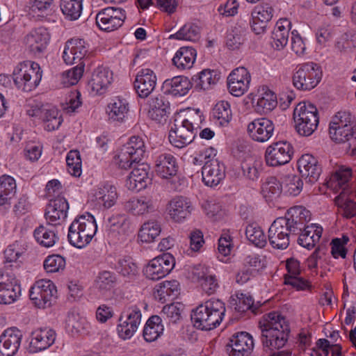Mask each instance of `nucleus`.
Returning a JSON list of instances; mask_svg holds the SVG:
<instances>
[{
  "mask_svg": "<svg viewBox=\"0 0 356 356\" xmlns=\"http://www.w3.org/2000/svg\"><path fill=\"white\" fill-rule=\"evenodd\" d=\"M307 217L308 210L302 206H296L290 208L284 217L276 218L268 232L271 246L277 250L286 249L290 243V236L300 233Z\"/></svg>",
  "mask_w": 356,
  "mask_h": 356,
  "instance_id": "obj_1",
  "label": "nucleus"
},
{
  "mask_svg": "<svg viewBox=\"0 0 356 356\" xmlns=\"http://www.w3.org/2000/svg\"><path fill=\"white\" fill-rule=\"evenodd\" d=\"M263 345L270 350L282 348L288 340L289 325L279 312L264 314L259 321Z\"/></svg>",
  "mask_w": 356,
  "mask_h": 356,
  "instance_id": "obj_2",
  "label": "nucleus"
},
{
  "mask_svg": "<svg viewBox=\"0 0 356 356\" xmlns=\"http://www.w3.org/2000/svg\"><path fill=\"white\" fill-rule=\"evenodd\" d=\"M329 134L333 141L347 144L350 154L356 155V126L350 112L339 111L334 115L330 123Z\"/></svg>",
  "mask_w": 356,
  "mask_h": 356,
  "instance_id": "obj_3",
  "label": "nucleus"
},
{
  "mask_svg": "<svg viewBox=\"0 0 356 356\" xmlns=\"http://www.w3.org/2000/svg\"><path fill=\"white\" fill-rule=\"evenodd\" d=\"M225 311V305L222 300L211 298L193 310L191 321L197 329L211 330L220 324Z\"/></svg>",
  "mask_w": 356,
  "mask_h": 356,
  "instance_id": "obj_4",
  "label": "nucleus"
},
{
  "mask_svg": "<svg viewBox=\"0 0 356 356\" xmlns=\"http://www.w3.org/2000/svg\"><path fill=\"white\" fill-rule=\"evenodd\" d=\"M352 175L351 169L340 167L332 176L330 185L334 189L339 188L341 190L335 201L343 211V216L346 218H351L356 216V202L349 197L353 196V193L348 187V182Z\"/></svg>",
  "mask_w": 356,
  "mask_h": 356,
  "instance_id": "obj_5",
  "label": "nucleus"
},
{
  "mask_svg": "<svg viewBox=\"0 0 356 356\" xmlns=\"http://www.w3.org/2000/svg\"><path fill=\"white\" fill-rule=\"evenodd\" d=\"M200 120L201 116L199 115V111L186 117L176 116L169 131L170 143L177 148H182L189 145L196 135L194 124H197V122Z\"/></svg>",
  "mask_w": 356,
  "mask_h": 356,
  "instance_id": "obj_6",
  "label": "nucleus"
},
{
  "mask_svg": "<svg viewBox=\"0 0 356 356\" xmlns=\"http://www.w3.org/2000/svg\"><path fill=\"white\" fill-rule=\"evenodd\" d=\"M97 226L94 217L88 213L74 220L68 229L70 243L77 248L87 246L96 234Z\"/></svg>",
  "mask_w": 356,
  "mask_h": 356,
  "instance_id": "obj_7",
  "label": "nucleus"
},
{
  "mask_svg": "<svg viewBox=\"0 0 356 356\" xmlns=\"http://www.w3.org/2000/svg\"><path fill=\"white\" fill-rule=\"evenodd\" d=\"M42 76V71L39 64L29 60L19 63L13 72L15 86L24 92L34 90L39 85Z\"/></svg>",
  "mask_w": 356,
  "mask_h": 356,
  "instance_id": "obj_8",
  "label": "nucleus"
},
{
  "mask_svg": "<svg viewBox=\"0 0 356 356\" xmlns=\"http://www.w3.org/2000/svg\"><path fill=\"white\" fill-rule=\"evenodd\" d=\"M293 119L296 131L300 136L305 137L311 136L319 123L318 110L310 103H299L294 109Z\"/></svg>",
  "mask_w": 356,
  "mask_h": 356,
  "instance_id": "obj_9",
  "label": "nucleus"
},
{
  "mask_svg": "<svg viewBox=\"0 0 356 356\" xmlns=\"http://www.w3.org/2000/svg\"><path fill=\"white\" fill-rule=\"evenodd\" d=\"M322 76L321 67L313 62L299 64L294 70L293 84L298 90H309L315 88Z\"/></svg>",
  "mask_w": 356,
  "mask_h": 356,
  "instance_id": "obj_10",
  "label": "nucleus"
},
{
  "mask_svg": "<svg viewBox=\"0 0 356 356\" xmlns=\"http://www.w3.org/2000/svg\"><path fill=\"white\" fill-rule=\"evenodd\" d=\"M213 149H206L199 154L195 161L202 162L206 160L202 169V181L205 185L214 187L218 185L225 177V168L218 159L211 158Z\"/></svg>",
  "mask_w": 356,
  "mask_h": 356,
  "instance_id": "obj_11",
  "label": "nucleus"
},
{
  "mask_svg": "<svg viewBox=\"0 0 356 356\" xmlns=\"http://www.w3.org/2000/svg\"><path fill=\"white\" fill-rule=\"evenodd\" d=\"M56 293V287L53 282L49 280H39L31 287L29 297L35 307L46 309L54 304Z\"/></svg>",
  "mask_w": 356,
  "mask_h": 356,
  "instance_id": "obj_12",
  "label": "nucleus"
},
{
  "mask_svg": "<svg viewBox=\"0 0 356 356\" xmlns=\"http://www.w3.org/2000/svg\"><path fill=\"white\" fill-rule=\"evenodd\" d=\"M293 148L287 141H278L269 145L265 152V161L268 166L277 167L290 162Z\"/></svg>",
  "mask_w": 356,
  "mask_h": 356,
  "instance_id": "obj_13",
  "label": "nucleus"
},
{
  "mask_svg": "<svg viewBox=\"0 0 356 356\" xmlns=\"http://www.w3.org/2000/svg\"><path fill=\"white\" fill-rule=\"evenodd\" d=\"M125 11L121 8L108 7L101 10L96 15V24L102 31L111 32L117 30L124 23Z\"/></svg>",
  "mask_w": 356,
  "mask_h": 356,
  "instance_id": "obj_14",
  "label": "nucleus"
},
{
  "mask_svg": "<svg viewBox=\"0 0 356 356\" xmlns=\"http://www.w3.org/2000/svg\"><path fill=\"white\" fill-rule=\"evenodd\" d=\"M174 266V257L165 253L151 260L144 269V274L149 280H158L166 276Z\"/></svg>",
  "mask_w": 356,
  "mask_h": 356,
  "instance_id": "obj_15",
  "label": "nucleus"
},
{
  "mask_svg": "<svg viewBox=\"0 0 356 356\" xmlns=\"http://www.w3.org/2000/svg\"><path fill=\"white\" fill-rule=\"evenodd\" d=\"M21 294V286L13 273L0 270V304L14 302Z\"/></svg>",
  "mask_w": 356,
  "mask_h": 356,
  "instance_id": "obj_16",
  "label": "nucleus"
},
{
  "mask_svg": "<svg viewBox=\"0 0 356 356\" xmlns=\"http://www.w3.org/2000/svg\"><path fill=\"white\" fill-rule=\"evenodd\" d=\"M254 347L252 336L246 332L235 333L226 346L229 356H250Z\"/></svg>",
  "mask_w": 356,
  "mask_h": 356,
  "instance_id": "obj_17",
  "label": "nucleus"
},
{
  "mask_svg": "<svg viewBox=\"0 0 356 356\" xmlns=\"http://www.w3.org/2000/svg\"><path fill=\"white\" fill-rule=\"evenodd\" d=\"M140 321V310L136 307L129 308L125 315L120 317L117 328L119 336L123 339H130L138 330Z\"/></svg>",
  "mask_w": 356,
  "mask_h": 356,
  "instance_id": "obj_18",
  "label": "nucleus"
},
{
  "mask_svg": "<svg viewBox=\"0 0 356 356\" xmlns=\"http://www.w3.org/2000/svg\"><path fill=\"white\" fill-rule=\"evenodd\" d=\"M22 332L15 327L5 330L0 335V356H14L20 347Z\"/></svg>",
  "mask_w": 356,
  "mask_h": 356,
  "instance_id": "obj_19",
  "label": "nucleus"
},
{
  "mask_svg": "<svg viewBox=\"0 0 356 356\" xmlns=\"http://www.w3.org/2000/svg\"><path fill=\"white\" fill-rule=\"evenodd\" d=\"M298 169L306 182L316 183L322 172V167L317 158L309 154L300 156L298 161Z\"/></svg>",
  "mask_w": 356,
  "mask_h": 356,
  "instance_id": "obj_20",
  "label": "nucleus"
},
{
  "mask_svg": "<svg viewBox=\"0 0 356 356\" xmlns=\"http://www.w3.org/2000/svg\"><path fill=\"white\" fill-rule=\"evenodd\" d=\"M56 339V333L50 327H40L32 331L29 343L31 353H38L51 346Z\"/></svg>",
  "mask_w": 356,
  "mask_h": 356,
  "instance_id": "obj_21",
  "label": "nucleus"
},
{
  "mask_svg": "<svg viewBox=\"0 0 356 356\" xmlns=\"http://www.w3.org/2000/svg\"><path fill=\"white\" fill-rule=\"evenodd\" d=\"M88 52L87 43L80 38L68 40L65 46L63 58L67 65L81 63Z\"/></svg>",
  "mask_w": 356,
  "mask_h": 356,
  "instance_id": "obj_22",
  "label": "nucleus"
},
{
  "mask_svg": "<svg viewBox=\"0 0 356 356\" xmlns=\"http://www.w3.org/2000/svg\"><path fill=\"white\" fill-rule=\"evenodd\" d=\"M69 204L65 198L58 197L47 204L44 217L49 225H60L67 217Z\"/></svg>",
  "mask_w": 356,
  "mask_h": 356,
  "instance_id": "obj_23",
  "label": "nucleus"
},
{
  "mask_svg": "<svg viewBox=\"0 0 356 356\" xmlns=\"http://www.w3.org/2000/svg\"><path fill=\"white\" fill-rule=\"evenodd\" d=\"M149 166L144 163H138L125 181L126 187L132 191H140L151 181L149 175Z\"/></svg>",
  "mask_w": 356,
  "mask_h": 356,
  "instance_id": "obj_24",
  "label": "nucleus"
},
{
  "mask_svg": "<svg viewBox=\"0 0 356 356\" xmlns=\"http://www.w3.org/2000/svg\"><path fill=\"white\" fill-rule=\"evenodd\" d=\"M193 207L188 197L176 196L168 203L167 210L170 218L177 222H181L191 213Z\"/></svg>",
  "mask_w": 356,
  "mask_h": 356,
  "instance_id": "obj_25",
  "label": "nucleus"
},
{
  "mask_svg": "<svg viewBox=\"0 0 356 356\" xmlns=\"http://www.w3.org/2000/svg\"><path fill=\"white\" fill-rule=\"evenodd\" d=\"M49 34L44 27L31 30L24 38V43L33 54L43 52L48 44Z\"/></svg>",
  "mask_w": 356,
  "mask_h": 356,
  "instance_id": "obj_26",
  "label": "nucleus"
},
{
  "mask_svg": "<svg viewBox=\"0 0 356 356\" xmlns=\"http://www.w3.org/2000/svg\"><path fill=\"white\" fill-rule=\"evenodd\" d=\"M274 129V124L271 120L262 118L249 123L248 132L252 140L264 143L272 137Z\"/></svg>",
  "mask_w": 356,
  "mask_h": 356,
  "instance_id": "obj_27",
  "label": "nucleus"
},
{
  "mask_svg": "<svg viewBox=\"0 0 356 356\" xmlns=\"http://www.w3.org/2000/svg\"><path fill=\"white\" fill-rule=\"evenodd\" d=\"M311 220V213L308 210V217L304 222V227L301 229L298 238V243L308 249L311 250L315 247L316 244L319 241L322 233L323 228L316 224L307 225V223Z\"/></svg>",
  "mask_w": 356,
  "mask_h": 356,
  "instance_id": "obj_28",
  "label": "nucleus"
},
{
  "mask_svg": "<svg viewBox=\"0 0 356 356\" xmlns=\"http://www.w3.org/2000/svg\"><path fill=\"white\" fill-rule=\"evenodd\" d=\"M113 81V72L108 68L99 66L94 70L88 81V87L95 94L105 92Z\"/></svg>",
  "mask_w": 356,
  "mask_h": 356,
  "instance_id": "obj_29",
  "label": "nucleus"
},
{
  "mask_svg": "<svg viewBox=\"0 0 356 356\" xmlns=\"http://www.w3.org/2000/svg\"><path fill=\"white\" fill-rule=\"evenodd\" d=\"M156 77L154 72L148 68L139 71L134 81V88L141 98L148 97L155 88Z\"/></svg>",
  "mask_w": 356,
  "mask_h": 356,
  "instance_id": "obj_30",
  "label": "nucleus"
},
{
  "mask_svg": "<svg viewBox=\"0 0 356 356\" xmlns=\"http://www.w3.org/2000/svg\"><path fill=\"white\" fill-rule=\"evenodd\" d=\"M291 23L286 18L279 19L272 33L271 45L276 50H281L287 44Z\"/></svg>",
  "mask_w": 356,
  "mask_h": 356,
  "instance_id": "obj_31",
  "label": "nucleus"
},
{
  "mask_svg": "<svg viewBox=\"0 0 356 356\" xmlns=\"http://www.w3.org/2000/svg\"><path fill=\"white\" fill-rule=\"evenodd\" d=\"M175 157L171 154L163 153L155 159V170L158 175L165 179L175 176L177 172Z\"/></svg>",
  "mask_w": 356,
  "mask_h": 356,
  "instance_id": "obj_32",
  "label": "nucleus"
},
{
  "mask_svg": "<svg viewBox=\"0 0 356 356\" xmlns=\"http://www.w3.org/2000/svg\"><path fill=\"white\" fill-rule=\"evenodd\" d=\"M148 116L157 122L165 121L168 118L170 104L163 95H158L149 100Z\"/></svg>",
  "mask_w": 356,
  "mask_h": 356,
  "instance_id": "obj_33",
  "label": "nucleus"
},
{
  "mask_svg": "<svg viewBox=\"0 0 356 356\" xmlns=\"http://www.w3.org/2000/svg\"><path fill=\"white\" fill-rule=\"evenodd\" d=\"M92 201L99 206L110 208L114 205L117 199V191L115 186L108 184L99 186L92 195Z\"/></svg>",
  "mask_w": 356,
  "mask_h": 356,
  "instance_id": "obj_34",
  "label": "nucleus"
},
{
  "mask_svg": "<svg viewBox=\"0 0 356 356\" xmlns=\"http://www.w3.org/2000/svg\"><path fill=\"white\" fill-rule=\"evenodd\" d=\"M196 50L190 47H182L175 53L173 58V65L180 70H189L195 61Z\"/></svg>",
  "mask_w": 356,
  "mask_h": 356,
  "instance_id": "obj_35",
  "label": "nucleus"
},
{
  "mask_svg": "<svg viewBox=\"0 0 356 356\" xmlns=\"http://www.w3.org/2000/svg\"><path fill=\"white\" fill-rule=\"evenodd\" d=\"M180 287L178 281H164L157 284L154 289L155 299L161 302H166L170 298H175L179 294Z\"/></svg>",
  "mask_w": 356,
  "mask_h": 356,
  "instance_id": "obj_36",
  "label": "nucleus"
},
{
  "mask_svg": "<svg viewBox=\"0 0 356 356\" xmlns=\"http://www.w3.org/2000/svg\"><path fill=\"white\" fill-rule=\"evenodd\" d=\"M129 111V103L126 99L115 97L107 106V113L113 121L122 122Z\"/></svg>",
  "mask_w": 356,
  "mask_h": 356,
  "instance_id": "obj_37",
  "label": "nucleus"
},
{
  "mask_svg": "<svg viewBox=\"0 0 356 356\" xmlns=\"http://www.w3.org/2000/svg\"><path fill=\"white\" fill-rule=\"evenodd\" d=\"M16 182L9 175L0 177V205L9 204L16 193Z\"/></svg>",
  "mask_w": 356,
  "mask_h": 356,
  "instance_id": "obj_38",
  "label": "nucleus"
},
{
  "mask_svg": "<svg viewBox=\"0 0 356 356\" xmlns=\"http://www.w3.org/2000/svg\"><path fill=\"white\" fill-rule=\"evenodd\" d=\"M165 87L173 96H184L191 88V82L185 76H175L164 82Z\"/></svg>",
  "mask_w": 356,
  "mask_h": 356,
  "instance_id": "obj_39",
  "label": "nucleus"
},
{
  "mask_svg": "<svg viewBox=\"0 0 356 356\" xmlns=\"http://www.w3.org/2000/svg\"><path fill=\"white\" fill-rule=\"evenodd\" d=\"M163 332V325L161 324V318L159 316H152L145 325L143 337L145 341L152 342L157 339Z\"/></svg>",
  "mask_w": 356,
  "mask_h": 356,
  "instance_id": "obj_40",
  "label": "nucleus"
},
{
  "mask_svg": "<svg viewBox=\"0 0 356 356\" xmlns=\"http://www.w3.org/2000/svg\"><path fill=\"white\" fill-rule=\"evenodd\" d=\"M124 209L134 215H143L154 209V204L146 197L132 198L124 204Z\"/></svg>",
  "mask_w": 356,
  "mask_h": 356,
  "instance_id": "obj_41",
  "label": "nucleus"
},
{
  "mask_svg": "<svg viewBox=\"0 0 356 356\" xmlns=\"http://www.w3.org/2000/svg\"><path fill=\"white\" fill-rule=\"evenodd\" d=\"M117 282L115 273L103 270L98 273L95 280V288L102 293H106L113 289Z\"/></svg>",
  "mask_w": 356,
  "mask_h": 356,
  "instance_id": "obj_42",
  "label": "nucleus"
},
{
  "mask_svg": "<svg viewBox=\"0 0 356 356\" xmlns=\"http://www.w3.org/2000/svg\"><path fill=\"white\" fill-rule=\"evenodd\" d=\"M36 241L45 248L52 247L58 240L54 229H50L44 225H40L33 232Z\"/></svg>",
  "mask_w": 356,
  "mask_h": 356,
  "instance_id": "obj_43",
  "label": "nucleus"
},
{
  "mask_svg": "<svg viewBox=\"0 0 356 356\" xmlns=\"http://www.w3.org/2000/svg\"><path fill=\"white\" fill-rule=\"evenodd\" d=\"M161 231V225L156 220H149L141 226L138 237L142 242L151 243L159 236Z\"/></svg>",
  "mask_w": 356,
  "mask_h": 356,
  "instance_id": "obj_44",
  "label": "nucleus"
},
{
  "mask_svg": "<svg viewBox=\"0 0 356 356\" xmlns=\"http://www.w3.org/2000/svg\"><path fill=\"white\" fill-rule=\"evenodd\" d=\"M116 269L122 276L129 281L135 280L138 275V266L129 257L120 259Z\"/></svg>",
  "mask_w": 356,
  "mask_h": 356,
  "instance_id": "obj_45",
  "label": "nucleus"
},
{
  "mask_svg": "<svg viewBox=\"0 0 356 356\" xmlns=\"http://www.w3.org/2000/svg\"><path fill=\"white\" fill-rule=\"evenodd\" d=\"M42 120L44 129L48 131L58 129L63 121L58 110L54 107L45 108Z\"/></svg>",
  "mask_w": 356,
  "mask_h": 356,
  "instance_id": "obj_46",
  "label": "nucleus"
},
{
  "mask_svg": "<svg viewBox=\"0 0 356 356\" xmlns=\"http://www.w3.org/2000/svg\"><path fill=\"white\" fill-rule=\"evenodd\" d=\"M83 0H61L60 9L66 18L70 20L77 19L82 12Z\"/></svg>",
  "mask_w": 356,
  "mask_h": 356,
  "instance_id": "obj_47",
  "label": "nucleus"
},
{
  "mask_svg": "<svg viewBox=\"0 0 356 356\" xmlns=\"http://www.w3.org/2000/svg\"><path fill=\"white\" fill-rule=\"evenodd\" d=\"M245 236L257 247L263 248L266 244V236L261 227L256 223L249 224L246 227Z\"/></svg>",
  "mask_w": 356,
  "mask_h": 356,
  "instance_id": "obj_48",
  "label": "nucleus"
},
{
  "mask_svg": "<svg viewBox=\"0 0 356 356\" xmlns=\"http://www.w3.org/2000/svg\"><path fill=\"white\" fill-rule=\"evenodd\" d=\"M213 115L220 126L227 125L232 117L229 102L227 101L218 102L213 109Z\"/></svg>",
  "mask_w": 356,
  "mask_h": 356,
  "instance_id": "obj_49",
  "label": "nucleus"
},
{
  "mask_svg": "<svg viewBox=\"0 0 356 356\" xmlns=\"http://www.w3.org/2000/svg\"><path fill=\"white\" fill-rule=\"evenodd\" d=\"M66 323L68 330L72 335L84 334L89 326L84 318L73 313L68 315Z\"/></svg>",
  "mask_w": 356,
  "mask_h": 356,
  "instance_id": "obj_50",
  "label": "nucleus"
},
{
  "mask_svg": "<svg viewBox=\"0 0 356 356\" xmlns=\"http://www.w3.org/2000/svg\"><path fill=\"white\" fill-rule=\"evenodd\" d=\"M220 79L216 71L210 70H202L195 79L196 86L202 90H208L216 84Z\"/></svg>",
  "mask_w": 356,
  "mask_h": 356,
  "instance_id": "obj_51",
  "label": "nucleus"
},
{
  "mask_svg": "<svg viewBox=\"0 0 356 356\" xmlns=\"http://www.w3.org/2000/svg\"><path fill=\"white\" fill-rule=\"evenodd\" d=\"M282 189L291 196H297L302 190L303 182L300 177L296 175H288L283 181Z\"/></svg>",
  "mask_w": 356,
  "mask_h": 356,
  "instance_id": "obj_52",
  "label": "nucleus"
},
{
  "mask_svg": "<svg viewBox=\"0 0 356 356\" xmlns=\"http://www.w3.org/2000/svg\"><path fill=\"white\" fill-rule=\"evenodd\" d=\"M237 300H236L235 309L241 313L245 312L248 310H251L252 313L257 314V310L261 306L259 302L254 304L252 297L247 293H240L236 295Z\"/></svg>",
  "mask_w": 356,
  "mask_h": 356,
  "instance_id": "obj_53",
  "label": "nucleus"
},
{
  "mask_svg": "<svg viewBox=\"0 0 356 356\" xmlns=\"http://www.w3.org/2000/svg\"><path fill=\"white\" fill-rule=\"evenodd\" d=\"M132 154L134 161H140L145 153V143L139 136H132L129 142L122 146Z\"/></svg>",
  "mask_w": 356,
  "mask_h": 356,
  "instance_id": "obj_54",
  "label": "nucleus"
},
{
  "mask_svg": "<svg viewBox=\"0 0 356 356\" xmlns=\"http://www.w3.org/2000/svg\"><path fill=\"white\" fill-rule=\"evenodd\" d=\"M200 36V27L193 23H186L179 31L170 36L177 40L196 41Z\"/></svg>",
  "mask_w": 356,
  "mask_h": 356,
  "instance_id": "obj_55",
  "label": "nucleus"
},
{
  "mask_svg": "<svg viewBox=\"0 0 356 356\" xmlns=\"http://www.w3.org/2000/svg\"><path fill=\"white\" fill-rule=\"evenodd\" d=\"M282 191V185L275 177H268L263 184L261 192L264 197L271 200L279 197Z\"/></svg>",
  "mask_w": 356,
  "mask_h": 356,
  "instance_id": "obj_56",
  "label": "nucleus"
},
{
  "mask_svg": "<svg viewBox=\"0 0 356 356\" xmlns=\"http://www.w3.org/2000/svg\"><path fill=\"white\" fill-rule=\"evenodd\" d=\"M85 64L83 62L78 63V65L71 70L65 72L63 74L62 82L65 87L75 85L82 77L84 72Z\"/></svg>",
  "mask_w": 356,
  "mask_h": 356,
  "instance_id": "obj_57",
  "label": "nucleus"
},
{
  "mask_svg": "<svg viewBox=\"0 0 356 356\" xmlns=\"http://www.w3.org/2000/svg\"><path fill=\"white\" fill-rule=\"evenodd\" d=\"M66 163L68 172L74 177L81 175V155L77 150H71L67 153Z\"/></svg>",
  "mask_w": 356,
  "mask_h": 356,
  "instance_id": "obj_58",
  "label": "nucleus"
},
{
  "mask_svg": "<svg viewBox=\"0 0 356 356\" xmlns=\"http://www.w3.org/2000/svg\"><path fill=\"white\" fill-rule=\"evenodd\" d=\"M277 104V97L274 92L268 90L262 94L257 103L258 109H261L262 112L268 113L273 111Z\"/></svg>",
  "mask_w": 356,
  "mask_h": 356,
  "instance_id": "obj_59",
  "label": "nucleus"
},
{
  "mask_svg": "<svg viewBox=\"0 0 356 356\" xmlns=\"http://www.w3.org/2000/svg\"><path fill=\"white\" fill-rule=\"evenodd\" d=\"M182 307L179 302L167 305L163 307L161 314L164 319L175 323L181 318Z\"/></svg>",
  "mask_w": 356,
  "mask_h": 356,
  "instance_id": "obj_60",
  "label": "nucleus"
},
{
  "mask_svg": "<svg viewBox=\"0 0 356 356\" xmlns=\"http://www.w3.org/2000/svg\"><path fill=\"white\" fill-rule=\"evenodd\" d=\"M65 266L64 257L58 254H53L47 257L44 261V268L47 273H56L63 270Z\"/></svg>",
  "mask_w": 356,
  "mask_h": 356,
  "instance_id": "obj_61",
  "label": "nucleus"
},
{
  "mask_svg": "<svg viewBox=\"0 0 356 356\" xmlns=\"http://www.w3.org/2000/svg\"><path fill=\"white\" fill-rule=\"evenodd\" d=\"M116 165L121 169L127 170L131 167L134 163H138L140 161H134V157L130 152L122 147L118 154L115 156Z\"/></svg>",
  "mask_w": 356,
  "mask_h": 356,
  "instance_id": "obj_62",
  "label": "nucleus"
},
{
  "mask_svg": "<svg viewBox=\"0 0 356 356\" xmlns=\"http://www.w3.org/2000/svg\"><path fill=\"white\" fill-rule=\"evenodd\" d=\"M273 15L274 9L268 4L257 6L252 12V17H255L266 23H268L271 20Z\"/></svg>",
  "mask_w": 356,
  "mask_h": 356,
  "instance_id": "obj_63",
  "label": "nucleus"
},
{
  "mask_svg": "<svg viewBox=\"0 0 356 356\" xmlns=\"http://www.w3.org/2000/svg\"><path fill=\"white\" fill-rule=\"evenodd\" d=\"M257 165V163L253 160L243 162L241 163V169L243 175L250 180H257L259 176Z\"/></svg>",
  "mask_w": 356,
  "mask_h": 356,
  "instance_id": "obj_64",
  "label": "nucleus"
}]
</instances>
